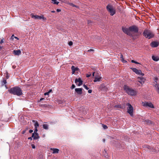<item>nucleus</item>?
<instances>
[{"label":"nucleus","mask_w":159,"mask_h":159,"mask_svg":"<svg viewBox=\"0 0 159 159\" xmlns=\"http://www.w3.org/2000/svg\"><path fill=\"white\" fill-rule=\"evenodd\" d=\"M10 93L18 96H20L23 94L22 91L20 88L15 87L11 88L8 90Z\"/></svg>","instance_id":"nucleus-1"},{"label":"nucleus","mask_w":159,"mask_h":159,"mask_svg":"<svg viewBox=\"0 0 159 159\" xmlns=\"http://www.w3.org/2000/svg\"><path fill=\"white\" fill-rule=\"evenodd\" d=\"M143 35L146 38L148 39L153 38L155 35L152 31L148 29H146L144 31Z\"/></svg>","instance_id":"nucleus-2"},{"label":"nucleus","mask_w":159,"mask_h":159,"mask_svg":"<svg viewBox=\"0 0 159 159\" xmlns=\"http://www.w3.org/2000/svg\"><path fill=\"white\" fill-rule=\"evenodd\" d=\"M124 89L125 92L129 95L131 96H134L137 94V92L129 88L127 85H125L124 87Z\"/></svg>","instance_id":"nucleus-3"},{"label":"nucleus","mask_w":159,"mask_h":159,"mask_svg":"<svg viewBox=\"0 0 159 159\" xmlns=\"http://www.w3.org/2000/svg\"><path fill=\"white\" fill-rule=\"evenodd\" d=\"M123 32L127 35L130 36L134 39H135L137 38L138 35L137 34H132L129 30V27L128 28L122 27V28Z\"/></svg>","instance_id":"nucleus-4"},{"label":"nucleus","mask_w":159,"mask_h":159,"mask_svg":"<svg viewBox=\"0 0 159 159\" xmlns=\"http://www.w3.org/2000/svg\"><path fill=\"white\" fill-rule=\"evenodd\" d=\"M106 9L110 13L111 16H112L116 13V11L115 9L113 6L110 4H108L107 6Z\"/></svg>","instance_id":"nucleus-5"},{"label":"nucleus","mask_w":159,"mask_h":159,"mask_svg":"<svg viewBox=\"0 0 159 159\" xmlns=\"http://www.w3.org/2000/svg\"><path fill=\"white\" fill-rule=\"evenodd\" d=\"M126 105L128 106L127 107V112L129 113L130 116H133V107L129 103L126 104Z\"/></svg>","instance_id":"nucleus-6"},{"label":"nucleus","mask_w":159,"mask_h":159,"mask_svg":"<svg viewBox=\"0 0 159 159\" xmlns=\"http://www.w3.org/2000/svg\"><path fill=\"white\" fill-rule=\"evenodd\" d=\"M139 30L138 27L135 25H132L129 27V30L130 31V32H133L136 33L138 32Z\"/></svg>","instance_id":"nucleus-7"},{"label":"nucleus","mask_w":159,"mask_h":159,"mask_svg":"<svg viewBox=\"0 0 159 159\" xmlns=\"http://www.w3.org/2000/svg\"><path fill=\"white\" fill-rule=\"evenodd\" d=\"M30 16L32 18H34L35 19H43V20L46 21L47 19L46 18L43 17V16H39L38 15H34V14H31Z\"/></svg>","instance_id":"nucleus-8"},{"label":"nucleus","mask_w":159,"mask_h":159,"mask_svg":"<svg viewBox=\"0 0 159 159\" xmlns=\"http://www.w3.org/2000/svg\"><path fill=\"white\" fill-rule=\"evenodd\" d=\"M37 128L35 127L34 132L32 134V137L33 138V139H38L39 138V136L37 132L38 131Z\"/></svg>","instance_id":"nucleus-9"},{"label":"nucleus","mask_w":159,"mask_h":159,"mask_svg":"<svg viewBox=\"0 0 159 159\" xmlns=\"http://www.w3.org/2000/svg\"><path fill=\"white\" fill-rule=\"evenodd\" d=\"M75 83L78 86H80L82 84L83 81L82 80L81 78H79L78 79L76 78L75 79Z\"/></svg>","instance_id":"nucleus-10"},{"label":"nucleus","mask_w":159,"mask_h":159,"mask_svg":"<svg viewBox=\"0 0 159 159\" xmlns=\"http://www.w3.org/2000/svg\"><path fill=\"white\" fill-rule=\"evenodd\" d=\"M159 45V42L157 41H154L152 42L150 46L152 48H156Z\"/></svg>","instance_id":"nucleus-11"},{"label":"nucleus","mask_w":159,"mask_h":159,"mask_svg":"<svg viewBox=\"0 0 159 159\" xmlns=\"http://www.w3.org/2000/svg\"><path fill=\"white\" fill-rule=\"evenodd\" d=\"M138 81L139 82L142 84L144 83L146 79L144 77H138L137 78Z\"/></svg>","instance_id":"nucleus-12"},{"label":"nucleus","mask_w":159,"mask_h":159,"mask_svg":"<svg viewBox=\"0 0 159 159\" xmlns=\"http://www.w3.org/2000/svg\"><path fill=\"white\" fill-rule=\"evenodd\" d=\"M101 79L102 77L99 75L98 74H97L94 77V80L93 81L94 82L100 81H101Z\"/></svg>","instance_id":"nucleus-13"},{"label":"nucleus","mask_w":159,"mask_h":159,"mask_svg":"<svg viewBox=\"0 0 159 159\" xmlns=\"http://www.w3.org/2000/svg\"><path fill=\"white\" fill-rule=\"evenodd\" d=\"M143 106L146 107H149L151 108H154L153 105L151 102H146L144 103Z\"/></svg>","instance_id":"nucleus-14"},{"label":"nucleus","mask_w":159,"mask_h":159,"mask_svg":"<svg viewBox=\"0 0 159 159\" xmlns=\"http://www.w3.org/2000/svg\"><path fill=\"white\" fill-rule=\"evenodd\" d=\"M133 71L136 74L140 75L141 73V71L140 70H138L135 68H131Z\"/></svg>","instance_id":"nucleus-15"},{"label":"nucleus","mask_w":159,"mask_h":159,"mask_svg":"<svg viewBox=\"0 0 159 159\" xmlns=\"http://www.w3.org/2000/svg\"><path fill=\"white\" fill-rule=\"evenodd\" d=\"M82 88H76L75 89V91L78 94L81 95L82 93Z\"/></svg>","instance_id":"nucleus-16"},{"label":"nucleus","mask_w":159,"mask_h":159,"mask_svg":"<svg viewBox=\"0 0 159 159\" xmlns=\"http://www.w3.org/2000/svg\"><path fill=\"white\" fill-rule=\"evenodd\" d=\"M13 52L15 55H19L21 54V51L20 50H14Z\"/></svg>","instance_id":"nucleus-17"},{"label":"nucleus","mask_w":159,"mask_h":159,"mask_svg":"<svg viewBox=\"0 0 159 159\" xmlns=\"http://www.w3.org/2000/svg\"><path fill=\"white\" fill-rule=\"evenodd\" d=\"M152 150H151V152L154 153H157L159 151L157 147L152 148Z\"/></svg>","instance_id":"nucleus-18"},{"label":"nucleus","mask_w":159,"mask_h":159,"mask_svg":"<svg viewBox=\"0 0 159 159\" xmlns=\"http://www.w3.org/2000/svg\"><path fill=\"white\" fill-rule=\"evenodd\" d=\"M50 150L52 151L53 153H57L59 152V150L57 148H51Z\"/></svg>","instance_id":"nucleus-19"},{"label":"nucleus","mask_w":159,"mask_h":159,"mask_svg":"<svg viewBox=\"0 0 159 159\" xmlns=\"http://www.w3.org/2000/svg\"><path fill=\"white\" fill-rule=\"evenodd\" d=\"M33 122H35L34 126L35 127L38 128L39 126V124L38 121H35L34 120H33Z\"/></svg>","instance_id":"nucleus-20"},{"label":"nucleus","mask_w":159,"mask_h":159,"mask_svg":"<svg viewBox=\"0 0 159 159\" xmlns=\"http://www.w3.org/2000/svg\"><path fill=\"white\" fill-rule=\"evenodd\" d=\"M152 60L155 61H157L159 60V58L156 56H153L152 57Z\"/></svg>","instance_id":"nucleus-21"},{"label":"nucleus","mask_w":159,"mask_h":159,"mask_svg":"<svg viewBox=\"0 0 159 159\" xmlns=\"http://www.w3.org/2000/svg\"><path fill=\"white\" fill-rule=\"evenodd\" d=\"M145 121V122L146 124L148 125H150L152 124V122L151 121L149 120H146Z\"/></svg>","instance_id":"nucleus-22"},{"label":"nucleus","mask_w":159,"mask_h":159,"mask_svg":"<svg viewBox=\"0 0 159 159\" xmlns=\"http://www.w3.org/2000/svg\"><path fill=\"white\" fill-rule=\"evenodd\" d=\"M48 125L47 124H43V128L45 129H48Z\"/></svg>","instance_id":"nucleus-23"},{"label":"nucleus","mask_w":159,"mask_h":159,"mask_svg":"<svg viewBox=\"0 0 159 159\" xmlns=\"http://www.w3.org/2000/svg\"><path fill=\"white\" fill-rule=\"evenodd\" d=\"M52 1V2L54 3V4H56L57 5H58L59 2L57 1L56 0H51Z\"/></svg>","instance_id":"nucleus-24"},{"label":"nucleus","mask_w":159,"mask_h":159,"mask_svg":"<svg viewBox=\"0 0 159 159\" xmlns=\"http://www.w3.org/2000/svg\"><path fill=\"white\" fill-rule=\"evenodd\" d=\"M155 87L157 88V91L159 94V84H156Z\"/></svg>","instance_id":"nucleus-25"},{"label":"nucleus","mask_w":159,"mask_h":159,"mask_svg":"<svg viewBox=\"0 0 159 159\" xmlns=\"http://www.w3.org/2000/svg\"><path fill=\"white\" fill-rule=\"evenodd\" d=\"M154 82L155 85L156 84H157V81L158 80V78L157 77H155L154 78Z\"/></svg>","instance_id":"nucleus-26"},{"label":"nucleus","mask_w":159,"mask_h":159,"mask_svg":"<svg viewBox=\"0 0 159 159\" xmlns=\"http://www.w3.org/2000/svg\"><path fill=\"white\" fill-rule=\"evenodd\" d=\"M115 107L117 108H123L120 105H116L114 106Z\"/></svg>","instance_id":"nucleus-27"},{"label":"nucleus","mask_w":159,"mask_h":159,"mask_svg":"<svg viewBox=\"0 0 159 159\" xmlns=\"http://www.w3.org/2000/svg\"><path fill=\"white\" fill-rule=\"evenodd\" d=\"M74 66H72L71 67V69L72 70V74H74L75 72V70L74 69Z\"/></svg>","instance_id":"nucleus-28"},{"label":"nucleus","mask_w":159,"mask_h":159,"mask_svg":"<svg viewBox=\"0 0 159 159\" xmlns=\"http://www.w3.org/2000/svg\"><path fill=\"white\" fill-rule=\"evenodd\" d=\"M7 83V81L5 79H4L2 82V85H4L6 84Z\"/></svg>","instance_id":"nucleus-29"},{"label":"nucleus","mask_w":159,"mask_h":159,"mask_svg":"<svg viewBox=\"0 0 159 159\" xmlns=\"http://www.w3.org/2000/svg\"><path fill=\"white\" fill-rule=\"evenodd\" d=\"M70 5L73 7H76V8H78V7L77 6H76L75 5H74V4H73V3H70Z\"/></svg>","instance_id":"nucleus-30"},{"label":"nucleus","mask_w":159,"mask_h":159,"mask_svg":"<svg viewBox=\"0 0 159 159\" xmlns=\"http://www.w3.org/2000/svg\"><path fill=\"white\" fill-rule=\"evenodd\" d=\"M83 86L84 88H85L86 89L88 90L89 89V88L88 87L85 85L84 84L83 85Z\"/></svg>","instance_id":"nucleus-31"},{"label":"nucleus","mask_w":159,"mask_h":159,"mask_svg":"<svg viewBox=\"0 0 159 159\" xmlns=\"http://www.w3.org/2000/svg\"><path fill=\"white\" fill-rule=\"evenodd\" d=\"M103 127L104 129H107L108 128L107 126L106 125H103Z\"/></svg>","instance_id":"nucleus-32"},{"label":"nucleus","mask_w":159,"mask_h":159,"mask_svg":"<svg viewBox=\"0 0 159 159\" xmlns=\"http://www.w3.org/2000/svg\"><path fill=\"white\" fill-rule=\"evenodd\" d=\"M131 62H132V63H136V64H139V63L134 61V60H132L131 61Z\"/></svg>","instance_id":"nucleus-33"},{"label":"nucleus","mask_w":159,"mask_h":159,"mask_svg":"<svg viewBox=\"0 0 159 159\" xmlns=\"http://www.w3.org/2000/svg\"><path fill=\"white\" fill-rule=\"evenodd\" d=\"M75 85L74 84H72L71 86L70 87V88L72 89H73L75 88Z\"/></svg>","instance_id":"nucleus-34"},{"label":"nucleus","mask_w":159,"mask_h":159,"mask_svg":"<svg viewBox=\"0 0 159 159\" xmlns=\"http://www.w3.org/2000/svg\"><path fill=\"white\" fill-rule=\"evenodd\" d=\"M68 44L70 46H72L73 44V42L72 41H70L69 42Z\"/></svg>","instance_id":"nucleus-35"},{"label":"nucleus","mask_w":159,"mask_h":159,"mask_svg":"<svg viewBox=\"0 0 159 159\" xmlns=\"http://www.w3.org/2000/svg\"><path fill=\"white\" fill-rule=\"evenodd\" d=\"M152 148L153 147H150V146H148V149L150 150V152H151V150H152Z\"/></svg>","instance_id":"nucleus-36"},{"label":"nucleus","mask_w":159,"mask_h":159,"mask_svg":"<svg viewBox=\"0 0 159 159\" xmlns=\"http://www.w3.org/2000/svg\"><path fill=\"white\" fill-rule=\"evenodd\" d=\"M121 60L124 63H126L127 62V61H126L123 58H122L121 59Z\"/></svg>","instance_id":"nucleus-37"},{"label":"nucleus","mask_w":159,"mask_h":159,"mask_svg":"<svg viewBox=\"0 0 159 159\" xmlns=\"http://www.w3.org/2000/svg\"><path fill=\"white\" fill-rule=\"evenodd\" d=\"M6 77L7 79H8L9 78V76L8 75V73H6Z\"/></svg>","instance_id":"nucleus-38"},{"label":"nucleus","mask_w":159,"mask_h":159,"mask_svg":"<svg viewBox=\"0 0 159 159\" xmlns=\"http://www.w3.org/2000/svg\"><path fill=\"white\" fill-rule=\"evenodd\" d=\"M31 146L32 147V148H33V149L35 148V145L34 144H31Z\"/></svg>","instance_id":"nucleus-39"},{"label":"nucleus","mask_w":159,"mask_h":159,"mask_svg":"<svg viewBox=\"0 0 159 159\" xmlns=\"http://www.w3.org/2000/svg\"><path fill=\"white\" fill-rule=\"evenodd\" d=\"M74 69L75 70V71L76 70H78L79 69V68H78V67H75V66H74Z\"/></svg>","instance_id":"nucleus-40"},{"label":"nucleus","mask_w":159,"mask_h":159,"mask_svg":"<svg viewBox=\"0 0 159 159\" xmlns=\"http://www.w3.org/2000/svg\"><path fill=\"white\" fill-rule=\"evenodd\" d=\"M94 50L93 49H91L88 50V52H90L91 51H94Z\"/></svg>","instance_id":"nucleus-41"},{"label":"nucleus","mask_w":159,"mask_h":159,"mask_svg":"<svg viewBox=\"0 0 159 159\" xmlns=\"http://www.w3.org/2000/svg\"><path fill=\"white\" fill-rule=\"evenodd\" d=\"M91 75V74H87L86 75V76L87 77H90Z\"/></svg>","instance_id":"nucleus-42"},{"label":"nucleus","mask_w":159,"mask_h":159,"mask_svg":"<svg viewBox=\"0 0 159 159\" xmlns=\"http://www.w3.org/2000/svg\"><path fill=\"white\" fill-rule=\"evenodd\" d=\"M49 93L48 92H46V93H44V95H45V96H46V95H49Z\"/></svg>","instance_id":"nucleus-43"},{"label":"nucleus","mask_w":159,"mask_h":159,"mask_svg":"<svg viewBox=\"0 0 159 159\" xmlns=\"http://www.w3.org/2000/svg\"><path fill=\"white\" fill-rule=\"evenodd\" d=\"M88 92L89 93H91L92 92V90H91V89H89V90L88 91Z\"/></svg>","instance_id":"nucleus-44"},{"label":"nucleus","mask_w":159,"mask_h":159,"mask_svg":"<svg viewBox=\"0 0 159 159\" xmlns=\"http://www.w3.org/2000/svg\"><path fill=\"white\" fill-rule=\"evenodd\" d=\"M3 39H2L1 40L0 42V44H2V43H3L4 42H3Z\"/></svg>","instance_id":"nucleus-45"},{"label":"nucleus","mask_w":159,"mask_h":159,"mask_svg":"<svg viewBox=\"0 0 159 159\" xmlns=\"http://www.w3.org/2000/svg\"><path fill=\"white\" fill-rule=\"evenodd\" d=\"M56 11H57V12H59L61 11V10L59 9H57Z\"/></svg>","instance_id":"nucleus-46"},{"label":"nucleus","mask_w":159,"mask_h":159,"mask_svg":"<svg viewBox=\"0 0 159 159\" xmlns=\"http://www.w3.org/2000/svg\"><path fill=\"white\" fill-rule=\"evenodd\" d=\"M14 34H13V35H12V36H11V39H14Z\"/></svg>","instance_id":"nucleus-47"},{"label":"nucleus","mask_w":159,"mask_h":159,"mask_svg":"<svg viewBox=\"0 0 159 159\" xmlns=\"http://www.w3.org/2000/svg\"><path fill=\"white\" fill-rule=\"evenodd\" d=\"M33 132V130L32 129H30L29 130V132L30 133H32Z\"/></svg>","instance_id":"nucleus-48"},{"label":"nucleus","mask_w":159,"mask_h":159,"mask_svg":"<svg viewBox=\"0 0 159 159\" xmlns=\"http://www.w3.org/2000/svg\"><path fill=\"white\" fill-rule=\"evenodd\" d=\"M91 23V21L90 20H88V24H89V23Z\"/></svg>","instance_id":"nucleus-49"},{"label":"nucleus","mask_w":159,"mask_h":159,"mask_svg":"<svg viewBox=\"0 0 159 159\" xmlns=\"http://www.w3.org/2000/svg\"><path fill=\"white\" fill-rule=\"evenodd\" d=\"M120 58H121V59L122 58H123V55L121 54L120 55Z\"/></svg>","instance_id":"nucleus-50"},{"label":"nucleus","mask_w":159,"mask_h":159,"mask_svg":"<svg viewBox=\"0 0 159 159\" xmlns=\"http://www.w3.org/2000/svg\"><path fill=\"white\" fill-rule=\"evenodd\" d=\"M52 91V89H50L49 90L48 92L49 93H50V92H51Z\"/></svg>","instance_id":"nucleus-51"},{"label":"nucleus","mask_w":159,"mask_h":159,"mask_svg":"<svg viewBox=\"0 0 159 159\" xmlns=\"http://www.w3.org/2000/svg\"><path fill=\"white\" fill-rule=\"evenodd\" d=\"M94 74H95V72H93V73L92 75H93V76H94Z\"/></svg>","instance_id":"nucleus-52"},{"label":"nucleus","mask_w":159,"mask_h":159,"mask_svg":"<svg viewBox=\"0 0 159 159\" xmlns=\"http://www.w3.org/2000/svg\"><path fill=\"white\" fill-rule=\"evenodd\" d=\"M32 137H29L28 139H32Z\"/></svg>","instance_id":"nucleus-53"},{"label":"nucleus","mask_w":159,"mask_h":159,"mask_svg":"<svg viewBox=\"0 0 159 159\" xmlns=\"http://www.w3.org/2000/svg\"><path fill=\"white\" fill-rule=\"evenodd\" d=\"M140 75H142V76H143L144 75V74L143 73H142V72H141V74Z\"/></svg>","instance_id":"nucleus-54"},{"label":"nucleus","mask_w":159,"mask_h":159,"mask_svg":"<svg viewBox=\"0 0 159 159\" xmlns=\"http://www.w3.org/2000/svg\"><path fill=\"white\" fill-rule=\"evenodd\" d=\"M25 130H24L22 131V133L23 134H24L25 133Z\"/></svg>","instance_id":"nucleus-55"},{"label":"nucleus","mask_w":159,"mask_h":159,"mask_svg":"<svg viewBox=\"0 0 159 159\" xmlns=\"http://www.w3.org/2000/svg\"><path fill=\"white\" fill-rule=\"evenodd\" d=\"M3 46H0V49H2L3 48Z\"/></svg>","instance_id":"nucleus-56"},{"label":"nucleus","mask_w":159,"mask_h":159,"mask_svg":"<svg viewBox=\"0 0 159 159\" xmlns=\"http://www.w3.org/2000/svg\"><path fill=\"white\" fill-rule=\"evenodd\" d=\"M14 38H15V39H18V38L16 37H14Z\"/></svg>","instance_id":"nucleus-57"},{"label":"nucleus","mask_w":159,"mask_h":159,"mask_svg":"<svg viewBox=\"0 0 159 159\" xmlns=\"http://www.w3.org/2000/svg\"><path fill=\"white\" fill-rule=\"evenodd\" d=\"M55 12V11H51V12H52V13H54V12Z\"/></svg>","instance_id":"nucleus-58"},{"label":"nucleus","mask_w":159,"mask_h":159,"mask_svg":"<svg viewBox=\"0 0 159 159\" xmlns=\"http://www.w3.org/2000/svg\"><path fill=\"white\" fill-rule=\"evenodd\" d=\"M43 99H44V98H41L40 99V101H41V100H43Z\"/></svg>","instance_id":"nucleus-59"},{"label":"nucleus","mask_w":159,"mask_h":159,"mask_svg":"<svg viewBox=\"0 0 159 159\" xmlns=\"http://www.w3.org/2000/svg\"><path fill=\"white\" fill-rule=\"evenodd\" d=\"M105 142V140H104V142Z\"/></svg>","instance_id":"nucleus-60"}]
</instances>
